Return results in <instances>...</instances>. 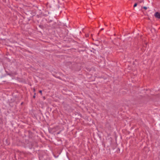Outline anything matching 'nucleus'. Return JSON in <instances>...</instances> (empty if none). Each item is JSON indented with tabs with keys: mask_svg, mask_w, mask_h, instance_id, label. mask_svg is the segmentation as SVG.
I'll return each instance as SVG.
<instances>
[{
	"mask_svg": "<svg viewBox=\"0 0 160 160\" xmlns=\"http://www.w3.org/2000/svg\"><path fill=\"white\" fill-rule=\"evenodd\" d=\"M39 92L42 94V91L41 90L39 91Z\"/></svg>",
	"mask_w": 160,
	"mask_h": 160,
	"instance_id": "nucleus-5",
	"label": "nucleus"
},
{
	"mask_svg": "<svg viewBox=\"0 0 160 160\" xmlns=\"http://www.w3.org/2000/svg\"><path fill=\"white\" fill-rule=\"evenodd\" d=\"M138 2L139 3H141L142 2H143V0H139Z\"/></svg>",
	"mask_w": 160,
	"mask_h": 160,
	"instance_id": "nucleus-2",
	"label": "nucleus"
},
{
	"mask_svg": "<svg viewBox=\"0 0 160 160\" xmlns=\"http://www.w3.org/2000/svg\"><path fill=\"white\" fill-rule=\"evenodd\" d=\"M35 98V95L33 96V98Z\"/></svg>",
	"mask_w": 160,
	"mask_h": 160,
	"instance_id": "nucleus-6",
	"label": "nucleus"
},
{
	"mask_svg": "<svg viewBox=\"0 0 160 160\" xmlns=\"http://www.w3.org/2000/svg\"><path fill=\"white\" fill-rule=\"evenodd\" d=\"M155 16L156 17L158 18L159 19L160 18V13L158 12H156L155 13Z\"/></svg>",
	"mask_w": 160,
	"mask_h": 160,
	"instance_id": "nucleus-1",
	"label": "nucleus"
},
{
	"mask_svg": "<svg viewBox=\"0 0 160 160\" xmlns=\"http://www.w3.org/2000/svg\"><path fill=\"white\" fill-rule=\"evenodd\" d=\"M143 8H144L145 10H146L147 9V7H143Z\"/></svg>",
	"mask_w": 160,
	"mask_h": 160,
	"instance_id": "nucleus-4",
	"label": "nucleus"
},
{
	"mask_svg": "<svg viewBox=\"0 0 160 160\" xmlns=\"http://www.w3.org/2000/svg\"><path fill=\"white\" fill-rule=\"evenodd\" d=\"M137 3H135L134 4L133 6H134V7H135L137 6Z\"/></svg>",
	"mask_w": 160,
	"mask_h": 160,
	"instance_id": "nucleus-3",
	"label": "nucleus"
}]
</instances>
